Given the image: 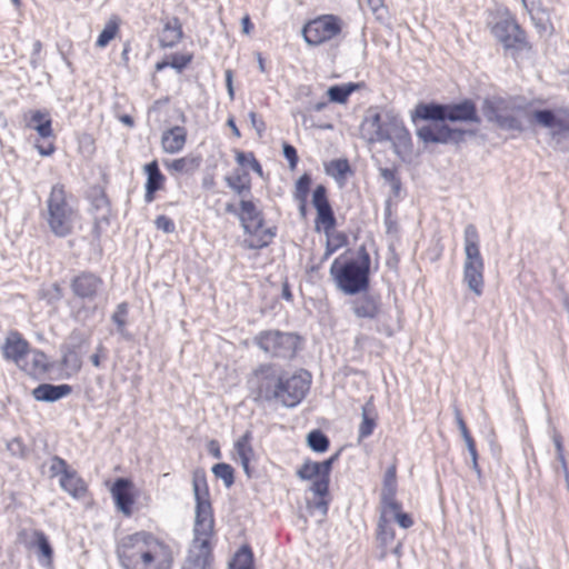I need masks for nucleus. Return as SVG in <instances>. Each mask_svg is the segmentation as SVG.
Wrapping results in <instances>:
<instances>
[{"mask_svg": "<svg viewBox=\"0 0 569 569\" xmlns=\"http://www.w3.org/2000/svg\"><path fill=\"white\" fill-rule=\"evenodd\" d=\"M254 343L271 358L291 360L298 355L302 339L293 332L263 330L254 337Z\"/></svg>", "mask_w": 569, "mask_h": 569, "instance_id": "13", "label": "nucleus"}, {"mask_svg": "<svg viewBox=\"0 0 569 569\" xmlns=\"http://www.w3.org/2000/svg\"><path fill=\"white\" fill-rule=\"evenodd\" d=\"M50 471L52 476H60L59 483L61 488L73 498H81L87 495V482L76 470L70 468L64 459L54 456L51 459Z\"/></svg>", "mask_w": 569, "mask_h": 569, "instance_id": "17", "label": "nucleus"}, {"mask_svg": "<svg viewBox=\"0 0 569 569\" xmlns=\"http://www.w3.org/2000/svg\"><path fill=\"white\" fill-rule=\"evenodd\" d=\"M226 183L239 196L250 192L252 184L249 171L239 169L226 177Z\"/></svg>", "mask_w": 569, "mask_h": 569, "instance_id": "34", "label": "nucleus"}, {"mask_svg": "<svg viewBox=\"0 0 569 569\" xmlns=\"http://www.w3.org/2000/svg\"><path fill=\"white\" fill-rule=\"evenodd\" d=\"M531 120L543 128L552 129L555 133H569V108L536 110Z\"/></svg>", "mask_w": 569, "mask_h": 569, "instance_id": "21", "label": "nucleus"}, {"mask_svg": "<svg viewBox=\"0 0 569 569\" xmlns=\"http://www.w3.org/2000/svg\"><path fill=\"white\" fill-rule=\"evenodd\" d=\"M193 539L184 569H208L212 561L214 516L210 500H196Z\"/></svg>", "mask_w": 569, "mask_h": 569, "instance_id": "5", "label": "nucleus"}, {"mask_svg": "<svg viewBox=\"0 0 569 569\" xmlns=\"http://www.w3.org/2000/svg\"><path fill=\"white\" fill-rule=\"evenodd\" d=\"M192 485L196 498L209 497V486L207 481V475L203 469H197L193 471Z\"/></svg>", "mask_w": 569, "mask_h": 569, "instance_id": "42", "label": "nucleus"}, {"mask_svg": "<svg viewBox=\"0 0 569 569\" xmlns=\"http://www.w3.org/2000/svg\"><path fill=\"white\" fill-rule=\"evenodd\" d=\"M104 281L96 272L83 270L70 280L72 295L82 301H93L102 292Z\"/></svg>", "mask_w": 569, "mask_h": 569, "instance_id": "19", "label": "nucleus"}, {"mask_svg": "<svg viewBox=\"0 0 569 569\" xmlns=\"http://www.w3.org/2000/svg\"><path fill=\"white\" fill-rule=\"evenodd\" d=\"M311 203L316 210L315 230L326 234L323 259H328L349 243L346 232L337 230V218L326 186L318 184L312 191Z\"/></svg>", "mask_w": 569, "mask_h": 569, "instance_id": "7", "label": "nucleus"}, {"mask_svg": "<svg viewBox=\"0 0 569 569\" xmlns=\"http://www.w3.org/2000/svg\"><path fill=\"white\" fill-rule=\"evenodd\" d=\"M376 426H377V415L375 413L373 408H370L367 405L362 408V421L359 426L360 439L368 438L370 435H372Z\"/></svg>", "mask_w": 569, "mask_h": 569, "instance_id": "37", "label": "nucleus"}, {"mask_svg": "<svg viewBox=\"0 0 569 569\" xmlns=\"http://www.w3.org/2000/svg\"><path fill=\"white\" fill-rule=\"evenodd\" d=\"M249 118L251 120L252 127L257 130L258 134L262 136V133L266 130V122L261 118H259L258 114L253 111L249 113Z\"/></svg>", "mask_w": 569, "mask_h": 569, "instance_id": "54", "label": "nucleus"}, {"mask_svg": "<svg viewBox=\"0 0 569 569\" xmlns=\"http://www.w3.org/2000/svg\"><path fill=\"white\" fill-rule=\"evenodd\" d=\"M378 539L383 546L390 545L395 539V531L391 527V522L385 519L381 512L378 521Z\"/></svg>", "mask_w": 569, "mask_h": 569, "instance_id": "48", "label": "nucleus"}, {"mask_svg": "<svg viewBox=\"0 0 569 569\" xmlns=\"http://www.w3.org/2000/svg\"><path fill=\"white\" fill-rule=\"evenodd\" d=\"M337 455L322 461L315 462L307 460L298 470L301 479L313 480L311 490L316 496L325 497L329 488V473Z\"/></svg>", "mask_w": 569, "mask_h": 569, "instance_id": "18", "label": "nucleus"}, {"mask_svg": "<svg viewBox=\"0 0 569 569\" xmlns=\"http://www.w3.org/2000/svg\"><path fill=\"white\" fill-rule=\"evenodd\" d=\"M154 224L158 230H162L166 233H172L176 230L173 220L164 214L158 216L154 220Z\"/></svg>", "mask_w": 569, "mask_h": 569, "instance_id": "51", "label": "nucleus"}, {"mask_svg": "<svg viewBox=\"0 0 569 569\" xmlns=\"http://www.w3.org/2000/svg\"><path fill=\"white\" fill-rule=\"evenodd\" d=\"M192 52H174L169 54L170 67L178 72H182L193 61Z\"/></svg>", "mask_w": 569, "mask_h": 569, "instance_id": "47", "label": "nucleus"}, {"mask_svg": "<svg viewBox=\"0 0 569 569\" xmlns=\"http://www.w3.org/2000/svg\"><path fill=\"white\" fill-rule=\"evenodd\" d=\"M257 60H258V64H259V70L260 72L264 73L267 72V64H266V60L262 56L261 52H258L257 53Z\"/></svg>", "mask_w": 569, "mask_h": 569, "instance_id": "59", "label": "nucleus"}, {"mask_svg": "<svg viewBox=\"0 0 569 569\" xmlns=\"http://www.w3.org/2000/svg\"><path fill=\"white\" fill-rule=\"evenodd\" d=\"M227 84H228L230 93H232V76H231V71H227Z\"/></svg>", "mask_w": 569, "mask_h": 569, "instance_id": "63", "label": "nucleus"}, {"mask_svg": "<svg viewBox=\"0 0 569 569\" xmlns=\"http://www.w3.org/2000/svg\"><path fill=\"white\" fill-rule=\"evenodd\" d=\"M129 312V306L127 302H121L117 306L113 315L112 321L117 326L118 331L122 332L127 325V317Z\"/></svg>", "mask_w": 569, "mask_h": 569, "instance_id": "50", "label": "nucleus"}, {"mask_svg": "<svg viewBox=\"0 0 569 569\" xmlns=\"http://www.w3.org/2000/svg\"><path fill=\"white\" fill-rule=\"evenodd\" d=\"M411 119L413 122L417 120L473 124L481 122L477 103L472 99H462L447 104L419 102L411 113Z\"/></svg>", "mask_w": 569, "mask_h": 569, "instance_id": "9", "label": "nucleus"}, {"mask_svg": "<svg viewBox=\"0 0 569 569\" xmlns=\"http://www.w3.org/2000/svg\"><path fill=\"white\" fill-rule=\"evenodd\" d=\"M370 267V254L361 247L356 259L336 258L330 267V276L342 292L356 295L369 289Z\"/></svg>", "mask_w": 569, "mask_h": 569, "instance_id": "6", "label": "nucleus"}, {"mask_svg": "<svg viewBox=\"0 0 569 569\" xmlns=\"http://www.w3.org/2000/svg\"><path fill=\"white\" fill-rule=\"evenodd\" d=\"M343 27L345 22L339 16L332 13L320 14L305 23L302 37L308 44L317 47L340 37Z\"/></svg>", "mask_w": 569, "mask_h": 569, "instance_id": "15", "label": "nucleus"}, {"mask_svg": "<svg viewBox=\"0 0 569 569\" xmlns=\"http://www.w3.org/2000/svg\"><path fill=\"white\" fill-rule=\"evenodd\" d=\"M463 281L480 297L485 291V260L480 252V236L475 224L465 228Z\"/></svg>", "mask_w": 569, "mask_h": 569, "instance_id": "11", "label": "nucleus"}, {"mask_svg": "<svg viewBox=\"0 0 569 569\" xmlns=\"http://www.w3.org/2000/svg\"><path fill=\"white\" fill-rule=\"evenodd\" d=\"M170 67V59L169 56H167L162 61H159L156 63V70L161 71L166 68Z\"/></svg>", "mask_w": 569, "mask_h": 569, "instance_id": "61", "label": "nucleus"}, {"mask_svg": "<svg viewBox=\"0 0 569 569\" xmlns=\"http://www.w3.org/2000/svg\"><path fill=\"white\" fill-rule=\"evenodd\" d=\"M352 310L358 318L375 319L379 316L381 308L376 297L365 295L352 301Z\"/></svg>", "mask_w": 569, "mask_h": 569, "instance_id": "29", "label": "nucleus"}, {"mask_svg": "<svg viewBox=\"0 0 569 569\" xmlns=\"http://www.w3.org/2000/svg\"><path fill=\"white\" fill-rule=\"evenodd\" d=\"M252 442V432L247 430L241 437H239L234 442V451L239 457L240 463L243 468L244 473L248 477L252 476V470L250 467L251 460L254 458V450L251 445Z\"/></svg>", "mask_w": 569, "mask_h": 569, "instance_id": "27", "label": "nucleus"}, {"mask_svg": "<svg viewBox=\"0 0 569 569\" xmlns=\"http://www.w3.org/2000/svg\"><path fill=\"white\" fill-rule=\"evenodd\" d=\"M233 153L234 160L237 164L240 167L239 170H247L248 168H250L259 177L263 176L262 166L260 164V162L256 158V154L252 151H242L236 149Z\"/></svg>", "mask_w": 569, "mask_h": 569, "instance_id": "36", "label": "nucleus"}, {"mask_svg": "<svg viewBox=\"0 0 569 569\" xmlns=\"http://www.w3.org/2000/svg\"><path fill=\"white\" fill-rule=\"evenodd\" d=\"M1 353L4 360L14 363L21 372L34 380L43 378L53 368L50 357L41 349L33 348L17 330L8 332Z\"/></svg>", "mask_w": 569, "mask_h": 569, "instance_id": "4", "label": "nucleus"}, {"mask_svg": "<svg viewBox=\"0 0 569 569\" xmlns=\"http://www.w3.org/2000/svg\"><path fill=\"white\" fill-rule=\"evenodd\" d=\"M136 500H114L118 511L122 512L126 517L132 513V506Z\"/></svg>", "mask_w": 569, "mask_h": 569, "instance_id": "53", "label": "nucleus"}, {"mask_svg": "<svg viewBox=\"0 0 569 569\" xmlns=\"http://www.w3.org/2000/svg\"><path fill=\"white\" fill-rule=\"evenodd\" d=\"M308 446L316 452H325L329 448V439L321 430H312L307 437Z\"/></svg>", "mask_w": 569, "mask_h": 569, "instance_id": "43", "label": "nucleus"}, {"mask_svg": "<svg viewBox=\"0 0 569 569\" xmlns=\"http://www.w3.org/2000/svg\"><path fill=\"white\" fill-rule=\"evenodd\" d=\"M71 198L63 183L53 184L49 191L44 219L56 237L66 238L72 234L80 218L79 210L70 203Z\"/></svg>", "mask_w": 569, "mask_h": 569, "instance_id": "8", "label": "nucleus"}, {"mask_svg": "<svg viewBox=\"0 0 569 569\" xmlns=\"http://www.w3.org/2000/svg\"><path fill=\"white\" fill-rule=\"evenodd\" d=\"M455 416H456V421H457L458 428L466 441L467 448L473 459V462L477 463L478 453H477V448H476V441L472 438V436L467 427V423L462 417V413L459 409H456Z\"/></svg>", "mask_w": 569, "mask_h": 569, "instance_id": "38", "label": "nucleus"}, {"mask_svg": "<svg viewBox=\"0 0 569 569\" xmlns=\"http://www.w3.org/2000/svg\"><path fill=\"white\" fill-rule=\"evenodd\" d=\"M379 172L380 176L390 184L392 193L398 197L400 194L402 183L397 168H380Z\"/></svg>", "mask_w": 569, "mask_h": 569, "instance_id": "46", "label": "nucleus"}, {"mask_svg": "<svg viewBox=\"0 0 569 569\" xmlns=\"http://www.w3.org/2000/svg\"><path fill=\"white\" fill-rule=\"evenodd\" d=\"M133 482L127 478H118L111 487L112 498H131Z\"/></svg>", "mask_w": 569, "mask_h": 569, "instance_id": "45", "label": "nucleus"}, {"mask_svg": "<svg viewBox=\"0 0 569 569\" xmlns=\"http://www.w3.org/2000/svg\"><path fill=\"white\" fill-rule=\"evenodd\" d=\"M326 107H327V102H323V101H322V102H317V103L312 107V109H313L315 111H321V110H322V109H325Z\"/></svg>", "mask_w": 569, "mask_h": 569, "instance_id": "64", "label": "nucleus"}, {"mask_svg": "<svg viewBox=\"0 0 569 569\" xmlns=\"http://www.w3.org/2000/svg\"><path fill=\"white\" fill-rule=\"evenodd\" d=\"M217 479H221L227 488L234 483V469L226 462L216 463L211 469Z\"/></svg>", "mask_w": 569, "mask_h": 569, "instance_id": "41", "label": "nucleus"}, {"mask_svg": "<svg viewBox=\"0 0 569 569\" xmlns=\"http://www.w3.org/2000/svg\"><path fill=\"white\" fill-rule=\"evenodd\" d=\"M188 140V131L182 126H173L161 134V148L164 153L176 154L181 152Z\"/></svg>", "mask_w": 569, "mask_h": 569, "instance_id": "24", "label": "nucleus"}, {"mask_svg": "<svg viewBox=\"0 0 569 569\" xmlns=\"http://www.w3.org/2000/svg\"><path fill=\"white\" fill-rule=\"evenodd\" d=\"M121 18L117 14L111 16L108 21L106 22L102 31L98 36L96 40V47L98 48H104L107 47L110 41H112L114 38H117L120 33L121 29Z\"/></svg>", "mask_w": 569, "mask_h": 569, "instance_id": "33", "label": "nucleus"}, {"mask_svg": "<svg viewBox=\"0 0 569 569\" xmlns=\"http://www.w3.org/2000/svg\"><path fill=\"white\" fill-rule=\"evenodd\" d=\"M159 32V47L171 49L177 47L184 39L183 23L178 17H163Z\"/></svg>", "mask_w": 569, "mask_h": 569, "instance_id": "22", "label": "nucleus"}, {"mask_svg": "<svg viewBox=\"0 0 569 569\" xmlns=\"http://www.w3.org/2000/svg\"><path fill=\"white\" fill-rule=\"evenodd\" d=\"M238 213L244 230V247L248 249H262L268 247L277 234L276 227H268L262 212L252 200H241Z\"/></svg>", "mask_w": 569, "mask_h": 569, "instance_id": "10", "label": "nucleus"}, {"mask_svg": "<svg viewBox=\"0 0 569 569\" xmlns=\"http://www.w3.org/2000/svg\"><path fill=\"white\" fill-rule=\"evenodd\" d=\"M490 32L506 51L520 52L532 49L527 31L510 13L491 24Z\"/></svg>", "mask_w": 569, "mask_h": 569, "instance_id": "14", "label": "nucleus"}, {"mask_svg": "<svg viewBox=\"0 0 569 569\" xmlns=\"http://www.w3.org/2000/svg\"><path fill=\"white\" fill-rule=\"evenodd\" d=\"M230 569H253V556L248 546H243L234 555Z\"/></svg>", "mask_w": 569, "mask_h": 569, "instance_id": "39", "label": "nucleus"}, {"mask_svg": "<svg viewBox=\"0 0 569 569\" xmlns=\"http://www.w3.org/2000/svg\"><path fill=\"white\" fill-rule=\"evenodd\" d=\"M397 459L387 468L383 476V495L386 498L393 497L397 492Z\"/></svg>", "mask_w": 569, "mask_h": 569, "instance_id": "40", "label": "nucleus"}, {"mask_svg": "<svg viewBox=\"0 0 569 569\" xmlns=\"http://www.w3.org/2000/svg\"><path fill=\"white\" fill-rule=\"evenodd\" d=\"M143 172L147 176L144 184V201L152 202L158 191L166 188V176L161 172L157 160H152L143 166Z\"/></svg>", "mask_w": 569, "mask_h": 569, "instance_id": "23", "label": "nucleus"}, {"mask_svg": "<svg viewBox=\"0 0 569 569\" xmlns=\"http://www.w3.org/2000/svg\"><path fill=\"white\" fill-rule=\"evenodd\" d=\"M26 126L38 132L42 141H37L34 148L41 156L48 157L54 153V133L52 119L46 110H32L26 121Z\"/></svg>", "mask_w": 569, "mask_h": 569, "instance_id": "16", "label": "nucleus"}, {"mask_svg": "<svg viewBox=\"0 0 569 569\" xmlns=\"http://www.w3.org/2000/svg\"><path fill=\"white\" fill-rule=\"evenodd\" d=\"M32 536H33V540H32L31 545L37 546L40 555L43 558H46L48 561H51L53 550H52V547H51L47 536L40 530H34L32 532Z\"/></svg>", "mask_w": 569, "mask_h": 569, "instance_id": "44", "label": "nucleus"}, {"mask_svg": "<svg viewBox=\"0 0 569 569\" xmlns=\"http://www.w3.org/2000/svg\"><path fill=\"white\" fill-rule=\"evenodd\" d=\"M380 512L385 519L389 522L398 523L402 529H408L413 526L411 515L405 512L397 500H382L380 505Z\"/></svg>", "mask_w": 569, "mask_h": 569, "instance_id": "26", "label": "nucleus"}, {"mask_svg": "<svg viewBox=\"0 0 569 569\" xmlns=\"http://www.w3.org/2000/svg\"><path fill=\"white\" fill-rule=\"evenodd\" d=\"M90 203L94 208V210H103L109 209L110 201L108 199L107 193L100 187L93 188L92 194L90 196Z\"/></svg>", "mask_w": 569, "mask_h": 569, "instance_id": "49", "label": "nucleus"}, {"mask_svg": "<svg viewBox=\"0 0 569 569\" xmlns=\"http://www.w3.org/2000/svg\"><path fill=\"white\" fill-rule=\"evenodd\" d=\"M256 400H278L286 407L299 405L311 385V376L300 369L291 376L278 373L273 363H262L252 372Z\"/></svg>", "mask_w": 569, "mask_h": 569, "instance_id": "2", "label": "nucleus"}, {"mask_svg": "<svg viewBox=\"0 0 569 569\" xmlns=\"http://www.w3.org/2000/svg\"><path fill=\"white\" fill-rule=\"evenodd\" d=\"M227 124L231 129L233 136L239 139L241 137V132H240L239 128L237 127L233 117L228 118Z\"/></svg>", "mask_w": 569, "mask_h": 569, "instance_id": "58", "label": "nucleus"}, {"mask_svg": "<svg viewBox=\"0 0 569 569\" xmlns=\"http://www.w3.org/2000/svg\"><path fill=\"white\" fill-rule=\"evenodd\" d=\"M91 362L94 367H100L101 365V361H100V356L99 353H94L91 356Z\"/></svg>", "mask_w": 569, "mask_h": 569, "instance_id": "62", "label": "nucleus"}, {"mask_svg": "<svg viewBox=\"0 0 569 569\" xmlns=\"http://www.w3.org/2000/svg\"><path fill=\"white\" fill-rule=\"evenodd\" d=\"M116 555L122 569H172L174 563L171 546L146 530L118 539Z\"/></svg>", "mask_w": 569, "mask_h": 569, "instance_id": "1", "label": "nucleus"}, {"mask_svg": "<svg viewBox=\"0 0 569 569\" xmlns=\"http://www.w3.org/2000/svg\"><path fill=\"white\" fill-rule=\"evenodd\" d=\"M466 133V130L447 124H427L418 130V137L426 143H459L465 140Z\"/></svg>", "mask_w": 569, "mask_h": 569, "instance_id": "20", "label": "nucleus"}, {"mask_svg": "<svg viewBox=\"0 0 569 569\" xmlns=\"http://www.w3.org/2000/svg\"><path fill=\"white\" fill-rule=\"evenodd\" d=\"M72 392L70 385L41 383L32 390V396L38 401L53 402L69 396Z\"/></svg>", "mask_w": 569, "mask_h": 569, "instance_id": "28", "label": "nucleus"}, {"mask_svg": "<svg viewBox=\"0 0 569 569\" xmlns=\"http://www.w3.org/2000/svg\"><path fill=\"white\" fill-rule=\"evenodd\" d=\"M311 177L309 173H303L298 178L293 188V198L299 202V211L301 214L306 213L307 200L311 187Z\"/></svg>", "mask_w": 569, "mask_h": 569, "instance_id": "35", "label": "nucleus"}, {"mask_svg": "<svg viewBox=\"0 0 569 569\" xmlns=\"http://www.w3.org/2000/svg\"><path fill=\"white\" fill-rule=\"evenodd\" d=\"M201 163V156L189 153L183 157L166 161L164 166L171 176H192L200 169Z\"/></svg>", "mask_w": 569, "mask_h": 569, "instance_id": "25", "label": "nucleus"}, {"mask_svg": "<svg viewBox=\"0 0 569 569\" xmlns=\"http://www.w3.org/2000/svg\"><path fill=\"white\" fill-rule=\"evenodd\" d=\"M325 171L335 179L339 186H343L348 177L353 174V170L346 158L330 160L325 163Z\"/></svg>", "mask_w": 569, "mask_h": 569, "instance_id": "31", "label": "nucleus"}, {"mask_svg": "<svg viewBox=\"0 0 569 569\" xmlns=\"http://www.w3.org/2000/svg\"><path fill=\"white\" fill-rule=\"evenodd\" d=\"M241 26H242V32L244 34H250L254 28L253 23L251 22V19H250V16L249 14H246L242 19H241Z\"/></svg>", "mask_w": 569, "mask_h": 569, "instance_id": "57", "label": "nucleus"}, {"mask_svg": "<svg viewBox=\"0 0 569 569\" xmlns=\"http://www.w3.org/2000/svg\"><path fill=\"white\" fill-rule=\"evenodd\" d=\"M119 120H120L123 124H126L127 127H130V128H131V127H133V126H134V120H133V118H132L131 116H129V114H122V116H120V117H119Z\"/></svg>", "mask_w": 569, "mask_h": 569, "instance_id": "60", "label": "nucleus"}, {"mask_svg": "<svg viewBox=\"0 0 569 569\" xmlns=\"http://www.w3.org/2000/svg\"><path fill=\"white\" fill-rule=\"evenodd\" d=\"M328 511V500H298L297 513L305 521L309 517H319L321 521Z\"/></svg>", "mask_w": 569, "mask_h": 569, "instance_id": "30", "label": "nucleus"}, {"mask_svg": "<svg viewBox=\"0 0 569 569\" xmlns=\"http://www.w3.org/2000/svg\"><path fill=\"white\" fill-rule=\"evenodd\" d=\"M486 119L501 130L521 132L525 127L521 114L522 106L513 97L492 96L482 102Z\"/></svg>", "mask_w": 569, "mask_h": 569, "instance_id": "12", "label": "nucleus"}, {"mask_svg": "<svg viewBox=\"0 0 569 569\" xmlns=\"http://www.w3.org/2000/svg\"><path fill=\"white\" fill-rule=\"evenodd\" d=\"M365 87L363 82H348L340 86H332L328 89L327 96L330 102L345 104L350 96Z\"/></svg>", "mask_w": 569, "mask_h": 569, "instance_id": "32", "label": "nucleus"}, {"mask_svg": "<svg viewBox=\"0 0 569 569\" xmlns=\"http://www.w3.org/2000/svg\"><path fill=\"white\" fill-rule=\"evenodd\" d=\"M208 451L216 459H220L222 457L220 445L214 439L209 441Z\"/></svg>", "mask_w": 569, "mask_h": 569, "instance_id": "55", "label": "nucleus"}, {"mask_svg": "<svg viewBox=\"0 0 569 569\" xmlns=\"http://www.w3.org/2000/svg\"><path fill=\"white\" fill-rule=\"evenodd\" d=\"M359 134L369 144L392 142L398 154L412 146L411 134L403 121L398 116L382 113L375 107L367 110L359 126Z\"/></svg>", "mask_w": 569, "mask_h": 569, "instance_id": "3", "label": "nucleus"}, {"mask_svg": "<svg viewBox=\"0 0 569 569\" xmlns=\"http://www.w3.org/2000/svg\"><path fill=\"white\" fill-rule=\"evenodd\" d=\"M283 156L288 160L290 169L295 170L299 161L296 148L289 143H283Z\"/></svg>", "mask_w": 569, "mask_h": 569, "instance_id": "52", "label": "nucleus"}, {"mask_svg": "<svg viewBox=\"0 0 569 569\" xmlns=\"http://www.w3.org/2000/svg\"><path fill=\"white\" fill-rule=\"evenodd\" d=\"M365 4L373 12H379L382 8H385V0H362Z\"/></svg>", "mask_w": 569, "mask_h": 569, "instance_id": "56", "label": "nucleus"}]
</instances>
